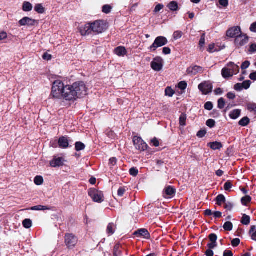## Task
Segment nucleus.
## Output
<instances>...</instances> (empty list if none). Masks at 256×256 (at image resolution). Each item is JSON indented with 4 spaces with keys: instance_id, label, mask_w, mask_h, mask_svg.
Masks as SVG:
<instances>
[{
    "instance_id": "f257e3e1",
    "label": "nucleus",
    "mask_w": 256,
    "mask_h": 256,
    "mask_svg": "<svg viewBox=\"0 0 256 256\" xmlns=\"http://www.w3.org/2000/svg\"><path fill=\"white\" fill-rule=\"evenodd\" d=\"M108 28L107 24L103 20H96L79 27L78 30L82 36L90 34H97L104 32Z\"/></svg>"
},
{
    "instance_id": "f03ea898",
    "label": "nucleus",
    "mask_w": 256,
    "mask_h": 256,
    "mask_svg": "<svg viewBox=\"0 0 256 256\" xmlns=\"http://www.w3.org/2000/svg\"><path fill=\"white\" fill-rule=\"evenodd\" d=\"M64 88L65 86L62 81L60 80H55L52 84L50 95L54 98H62Z\"/></svg>"
},
{
    "instance_id": "7ed1b4c3",
    "label": "nucleus",
    "mask_w": 256,
    "mask_h": 256,
    "mask_svg": "<svg viewBox=\"0 0 256 256\" xmlns=\"http://www.w3.org/2000/svg\"><path fill=\"white\" fill-rule=\"evenodd\" d=\"M76 98H80L87 94V88L83 82H78L72 84Z\"/></svg>"
},
{
    "instance_id": "20e7f679",
    "label": "nucleus",
    "mask_w": 256,
    "mask_h": 256,
    "mask_svg": "<svg viewBox=\"0 0 256 256\" xmlns=\"http://www.w3.org/2000/svg\"><path fill=\"white\" fill-rule=\"evenodd\" d=\"M88 194L95 202L102 203L104 200V196L102 192L96 188H90Z\"/></svg>"
},
{
    "instance_id": "39448f33",
    "label": "nucleus",
    "mask_w": 256,
    "mask_h": 256,
    "mask_svg": "<svg viewBox=\"0 0 256 256\" xmlns=\"http://www.w3.org/2000/svg\"><path fill=\"white\" fill-rule=\"evenodd\" d=\"M74 90L72 85L66 86L63 91L62 98L69 101L76 100V98Z\"/></svg>"
},
{
    "instance_id": "423d86ee",
    "label": "nucleus",
    "mask_w": 256,
    "mask_h": 256,
    "mask_svg": "<svg viewBox=\"0 0 256 256\" xmlns=\"http://www.w3.org/2000/svg\"><path fill=\"white\" fill-rule=\"evenodd\" d=\"M168 42V40L166 38L162 36H158L148 49L151 52H155L158 48L166 45Z\"/></svg>"
},
{
    "instance_id": "0eeeda50",
    "label": "nucleus",
    "mask_w": 256,
    "mask_h": 256,
    "mask_svg": "<svg viewBox=\"0 0 256 256\" xmlns=\"http://www.w3.org/2000/svg\"><path fill=\"white\" fill-rule=\"evenodd\" d=\"M78 241L76 236L72 234H66L64 236V242L68 248L75 246Z\"/></svg>"
},
{
    "instance_id": "6e6552de",
    "label": "nucleus",
    "mask_w": 256,
    "mask_h": 256,
    "mask_svg": "<svg viewBox=\"0 0 256 256\" xmlns=\"http://www.w3.org/2000/svg\"><path fill=\"white\" fill-rule=\"evenodd\" d=\"M150 66L153 70L159 72L162 69L164 66V60L160 56H156L151 62Z\"/></svg>"
},
{
    "instance_id": "1a4fd4ad",
    "label": "nucleus",
    "mask_w": 256,
    "mask_h": 256,
    "mask_svg": "<svg viewBox=\"0 0 256 256\" xmlns=\"http://www.w3.org/2000/svg\"><path fill=\"white\" fill-rule=\"evenodd\" d=\"M133 142L136 149L140 151H144L148 147L146 142L140 137L134 136L133 138Z\"/></svg>"
},
{
    "instance_id": "9d476101",
    "label": "nucleus",
    "mask_w": 256,
    "mask_h": 256,
    "mask_svg": "<svg viewBox=\"0 0 256 256\" xmlns=\"http://www.w3.org/2000/svg\"><path fill=\"white\" fill-rule=\"evenodd\" d=\"M248 36L246 34H240L239 36H236L234 40V44L236 48H240L248 42Z\"/></svg>"
},
{
    "instance_id": "9b49d317",
    "label": "nucleus",
    "mask_w": 256,
    "mask_h": 256,
    "mask_svg": "<svg viewBox=\"0 0 256 256\" xmlns=\"http://www.w3.org/2000/svg\"><path fill=\"white\" fill-rule=\"evenodd\" d=\"M198 89L201 91L203 94L206 95L212 90V85L210 82H204L200 84L198 86Z\"/></svg>"
},
{
    "instance_id": "f8f14e48",
    "label": "nucleus",
    "mask_w": 256,
    "mask_h": 256,
    "mask_svg": "<svg viewBox=\"0 0 256 256\" xmlns=\"http://www.w3.org/2000/svg\"><path fill=\"white\" fill-rule=\"evenodd\" d=\"M176 192V190L174 187L168 186L164 190L162 195L165 198H170L174 197Z\"/></svg>"
},
{
    "instance_id": "ddd939ff",
    "label": "nucleus",
    "mask_w": 256,
    "mask_h": 256,
    "mask_svg": "<svg viewBox=\"0 0 256 256\" xmlns=\"http://www.w3.org/2000/svg\"><path fill=\"white\" fill-rule=\"evenodd\" d=\"M240 34H242L241 29L238 26L232 27L226 31V36L231 38H236V36Z\"/></svg>"
},
{
    "instance_id": "4468645a",
    "label": "nucleus",
    "mask_w": 256,
    "mask_h": 256,
    "mask_svg": "<svg viewBox=\"0 0 256 256\" xmlns=\"http://www.w3.org/2000/svg\"><path fill=\"white\" fill-rule=\"evenodd\" d=\"M202 72L203 68L196 65L190 66L186 70L187 74L191 76H195L198 73L202 74Z\"/></svg>"
},
{
    "instance_id": "2eb2a0df",
    "label": "nucleus",
    "mask_w": 256,
    "mask_h": 256,
    "mask_svg": "<svg viewBox=\"0 0 256 256\" xmlns=\"http://www.w3.org/2000/svg\"><path fill=\"white\" fill-rule=\"evenodd\" d=\"M69 138L66 136H62L58 140V144L59 148L63 149L68 148L69 146Z\"/></svg>"
},
{
    "instance_id": "dca6fc26",
    "label": "nucleus",
    "mask_w": 256,
    "mask_h": 256,
    "mask_svg": "<svg viewBox=\"0 0 256 256\" xmlns=\"http://www.w3.org/2000/svg\"><path fill=\"white\" fill-rule=\"evenodd\" d=\"M36 23V21L28 17H24L18 22L20 26H34Z\"/></svg>"
},
{
    "instance_id": "f3484780",
    "label": "nucleus",
    "mask_w": 256,
    "mask_h": 256,
    "mask_svg": "<svg viewBox=\"0 0 256 256\" xmlns=\"http://www.w3.org/2000/svg\"><path fill=\"white\" fill-rule=\"evenodd\" d=\"M134 234L138 237L142 236L146 239L150 238V234L147 230L145 228H141L135 232Z\"/></svg>"
},
{
    "instance_id": "a211bd4d",
    "label": "nucleus",
    "mask_w": 256,
    "mask_h": 256,
    "mask_svg": "<svg viewBox=\"0 0 256 256\" xmlns=\"http://www.w3.org/2000/svg\"><path fill=\"white\" fill-rule=\"evenodd\" d=\"M64 159L62 158H54L50 162V164L52 167L60 166L63 165Z\"/></svg>"
},
{
    "instance_id": "6ab92c4d",
    "label": "nucleus",
    "mask_w": 256,
    "mask_h": 256,
    "mask_svg": "<svg viewBox=\"0 0 256 256\" xmlns=\"http://www.w3.org/2000/svg\"><path fill=\"white\" fill-rule=\"evenodd\" d=\"M116 229V226L114 223H110L107 226L106 234L108 236L112 235Z\"/></svg>"
},
{
    "instance_id": "aec40b11",
    "label": "nucleus",
    "mask_w": 256,
    "mask_h": 256,
    "mask_svg": "<svg viewBox=\"0 0 256 256\" xmlns=\"http://www.w3.org/2000/svg\"><path fill=\"white\" fill-rule=\"evenodd\" d=\"M227 66L230 68L234 75L238 74L240 72L239 66L234 62H230L228 64Z\"/></svg>"
},
{
    "instance_id": "412c9836",
    "label": "nucleus",
    "mask_w": 256,
    "mask_h": 256,
    "mask_svg": "<svg viewBox=\"0 0 256 256\" xmlns=\"http://www.w3.org/2000/svg\"><path fill=\"white\" fill-rule=\"evenodd\" d=\"M114 52L119 56H124L126 54L127 51L124 47L118 46L114 49Z\"/></svg>"
},
{
    "instance_id": "4be33fe9",
    "label": "nucleus",
    "mask_w": 256,
    "mask_h": 256,
    "mask_svg": "<svg viewBox=\"0 0 256 256\" xmlns=\"http://www.w3.org/2000/svg\"><path fill=\"white\" fill-rule=\"evenodd\" d=\"M222 74L224 78H229L234 75L230 68L228 66L227 68L225 67L222 68Z\"/></svg>"
},
{
    "instance_id": "5701e85b",
    "label": "nucleus",
    "mask_w": 256,
    "mask_h": 256,
    "mask_svg": "<svg viewBox=\"0 0 256 256\" xmlns=\"http://www.w3.org/2000/svg\"><path fill=\"white\" fill-rule=\"evenodd\" d=\"M208 146L213 150H218L222 147V144L221 142H215L209 143Z\"/></svg>"
},
{
    "instance_id": "b1692460",
    "label": "nucleus",
    "mask_w": 256,
    "mask_h": 256,
    "mask_svg": "<svg viewBox=\"0 0 256 256\" xmlns=\"http://www.w3.org/2000/svg\"><path fill=\"white\" fill-rule=\"evenodd\" d=\"M216 204L218 206H222V204H225L226 202V199L225 196L222 194H218L216 198Z\"/></svg>"
},
{
    "instance_id": "393cba45",
    "label": "nucleus",
    "mask_w": 256,
    "mask_h": 256,
    "mask_svg": "<svg viewBox=\"0 0 256 256\" xmlns=\"http://www.w3.org/2000/svg\"><path fill=\"white\" fill-rule=\"evenodd\" d=\"M241 110H232L230 114V117L233 120H236L238 118L240 115Z\"/></svg>"
},
{
    "instance_id": "a878e982",
    "label": "nucleus",
    "mask_w": 256,
    "mask_h": 256,
    "mask_svg": "<svg viewBox=\"0 0 256 256\" xmlns=\"http://www.w3.org/2000/svg\"><path fill=\"white\" fill-rule=\"evenodd\" d=\"M247 109L250 112H252L256 116V104L254 102H250L247 104Z\"/></svg>"
},
{
    "instance_id": "bb28decb",
    "label": "nucleus",
    "mask_w": 256,
    "mask_h": 256,
    "mask_svg": "<svg viewBox=\"0 0 256 256\" xmlns=\"http://www.w3.org/2000/svg\"><path fill=\"white\" fill-rule=\"evenodd\" d=\"M32 6L30 2H24L23 3L22 10L24 12H30L32 10Z\"/></svg>"
},
{
    "instance_id": "cd10ccee",
    "label": "nucleus",
    "mask_w": 256,
    "mask_h": 256,
    "mask_svg": "<svg viewBox=\"0 0 256 256\" xmlns=\"http://www.w3.org/2000/svg\"><path fill=\"white\" fill-rule=\"evenodd\" d=\"M168 7L172 11H176L178 10V3L175 1L171 2L168 6Z\"/></svg>"
},
{
    "instance_id": "c85d7f7f",
    "label": "nucleus",
    "mask_w": 256,
    "mask_h": 256,
    "mask_svg": "<svg viewBox=\"0 0 256 256\" xmlns=\"http://www.w3.org/2000/svg\"><path fill=\"white\" fill-rule=\"evenodd\" d=\"M28 210H48V206H46L38 205L31 207Z\"/></svg>"
},
{
    "instance_id": "c756f323",
    "label": "nucleus",
    "mask_w": 256,
    "mask_h": 256,
    "mask_svg": "<svg viewBox=\"0 0 256 256\" xmlns=\"http://www.w3.org/2000/svg\"><path fill=\"white\" fill-rule=\"evenodd\" d=\"M250 122V120L249 118L247 116L243 118L242 119H241L239 122L238 124L240 126H246Z\"/></svg>"
},
{
    "instance_id": "7c9ffc66",
    "label": "nucleus",
    "mask_w": 256,
    "mask_h": 256,
    "mask_svg": "<svg viewBox=\"0 0 256 256\" xmlns=\"http://www.w3.org/2000/svg\"><path fill=\"white\" fill-rule=\"evenodd\" d=\"M120 246L117 244L115 245L114 249V254L115 256H120L122 254V252L120 250Z\"/></svg>"
},
{
    "instance_id": "2f4dec72",
    "label": "nucleus",
    "mask_w": 256,
    "mask_h": 256,
    "mask_svg": "<svg viewBox=\"0 0 256 256\" xmlns=\"http://www.w3.org/2000/svg\"><path fill=\"white\" fill-rule=\"evenodd\" d=\"M34 10L38 14H43L45 12V8L42 4H37L34 6Z\"/></svg>"
},
{
    "instance_id": "473e14b6",
    "label": "nucleus",
    "mask_w": 256,
    "mask_h": 256,
    "mask_svg": "<svg viewBox=\"0 0 256 256\" xmlns=\"http://www.w3.org/2000/svg\"><path fill=\"white\" fill-rule=\"evenodd\" d=\"M85 147V145L82 142H78L75 144V149L78 152L84 150Z\"/></svg>"
},
{
    "instance_id": "72a5a7b5",
    "label": "nucleus",
    "mask_w": 256,
    "mask_h": 256,
    "mask_svg": "<svg viewBox=\"0 0 256 256\" xmlns=\"http://www.w3.org/2000/svg\"><path fill=\"white\" fill-rule=\"evenodd\" d=\"M22 225L24 228H29L32 226V221L30 219L26 218L23 220Z\"/></svg>"
},
{
    "instance_id": "f704fd0d",
    "label": "nucleus",
    "mask_w": 256,
    "mask_h": 256,
    "mask_svg": "<svg viewBox=\"0 0 256 256\" xmlns=\"http://www.w3.org/2000/svg\"><path fill=\"white\" fill-rule=\"evenodd\" d=\"M186 115L185 114H182L180 117V124L181 126L186 125Z\"/></svg>"
},
{
    "instance_id": "c9c22d12",
    "label": "nucleus",
    "mask_w": 256,
    "mask_h": 256,
    "mask_svg": "<svg viewBox=\"0 0 256 256\" xmlns=\"http://www.w3.org/2000/svg\"><path fill=\"white\" fill-rule=\"evenodd\" d=\"M252 200V198L249 196H246L242 197L241 199V202L244 206H246Z\"/></svg>"
},
{
    "instance_id": "e433bc0d",
    "label": "nucleus",
    "mask_w": 256,
    "mask_h": 256,
    "mask_svg": "<svg viewBox=\"0 0 256 256\" xmlns=\"http://www.w3.org/2000/svg\"><path fill=\"white\" fill-rule=\"evenodd\" d=\"M250 217L244 214L242 217L241 222L244 225H248L250 223Z\"/></svg>"
},
{
    "instance_id": "4c0bfd02",
    "label": "nucleus",
    "mask_w": 256,
    "mask_h": 256,
    "mask_svg": "<svg viewBox=\"0 0 256 256\" xmlns=\"http://www.w3.org/2000/svg\"><path fill=\"white\" fill-rule=\"evenodd\" d=\"M224 228L225 230L230 231L233 228V224L230 222H227L224 224Z\"/></svg>"
},
{
    "instance_id": "58836bf2",
    "label": "nucleus",
    "mask_w": 256,
    "mask_h": 256,
    "mask_svg": "<svg viewBox=\"0 0 256 256\" xmlns=\"http://www.w3.org/2000/svg\"><path fill=\"white\" fill-rule=\"evenodd\" d=\"M112 10V7L108 4L104 5L102 6V12L104 14H108Z\"/></svg>"
},
{
    "instance_id": "ea45409f",
    "label": "nucleus",
    "mask_w": 256,
    "mask_h": 256,
    "mask_svg": "<svg viewBox=\"0 0 256 256\" xmlns=\"http://www.w3.org/2000/svg\"><path fill=\"white\" fill-rule=\"evenodd\" d=\"M182 32L181 31L177 30L175 31L173 34V38L175 40L180 38L182 36Z\"/></svg>"
},
{
    "instance_id": "a19ab883",
    "label": "nucleus",
    "mask_w": 256,
    "mask_h": 256,
    "mask_svg": "<svg viewBox=\"0 0 256 256\" xmlns=\"http://www.w3.org/2000/svg\"><path fill=\"white\" fill-rule=\"evenodd\" d=\"M225 100L222 98H220L218 102V107L220 109H222L224 108L225 106Z\"/></svg>"
},
{
    "instance_id": "79ce46f5",
    "label": "nucleus",
    "mask_w": 256,
    "mask_h": 256,
    "mask_svg": "<svg viewBox=\"0 0 256 256\" xmlns=\"http://www.w3.org/2000/svg\"><path fill=\"white\" fill-rule=\"evenodd\" d=\"M174 94V90L170 87H168L165 90V94L166 96L172 97Z\"/></svg>"
},
{
    "instance_id": "37998d69",
    "label": "nucleus",
    "mask_w": 256,
    "mask_h": 256,
    "mask_svg": "<svg viewBox=\"0 0 256 256\" xmlns=\"http://www.w3.org/2000/svg\"><path fill=\"white\" fill-rule=\"evenodd\" d=\"M34 182L36 184L40 186L43 182V178L41 176H36L34 179Z\"/></svg>"
},
{
    "instance_id": "c03bdc74",
    "label": "nucleus",
    "mask_w": 256,
    "mask_h": 256,
    "mask_svg": "<svg viewBox=\"0 0 256 256\" xmlns=\"http://www.w3.org/2000/svg\"><path fill=\"white\" fill-rule=\"evenodd\" d=\"M128 189L125 187H120L118 190V195L120 197H122Z\"/></svg>"
},
{
    "instance_id": "a18cd8bd",
    "label": "nucleus",
    "mask_w": 256,
    "mask_h": 256,
    "mask_svg": "<svg viewBox=\"0 0 256 256\" xmlns=\"http://www.w3.org/2000/svg\"><path fill=\"white\" fill-rule=\"evenodd\" d=\"M232 186V184L230 180H228L224 184V188L225 190L229 191Z\"/></svg>"
},
{
    "instance_id": "49530a36",
    "label": "nucleus",
    "mask_w": 256,
    "mask_h": 256,
    "mask_svg": "<svg viewBox=\"0 0 256 256\" xmlns=\"http://www.w3.org/2000/svg\"><path fill=\"white\" fill-rule=\"evenodd\" d=\"M206 124L210 128H212L214 127L216 125V122L214 120L212 119H209L206 122Z\"/></svg>"
},
{
    "instance_id": "de8ad7c7",
    "label": "nucleus",
    "mask_w": 256,
    "mask_h": 256,
    "mask_svg": "<svg viewBox=\"0 0 256 256\" xmlns=\"http://www.w3.org/2000/svg\"><path fill=\"white\" fill-rule=\"evenodd\" d=\"M187 86L188 84L186 82L182 81L178 83V88L182 90H184L186 89Z\"/></svg>"
},
{
    "instance_id": "09e8293b",
    "label": "nucleus",
    "mask_w": 256,
    "mask_h": 256,
    "mask_svg": "<svg viewBox=\"0 0 256 256\" xmlns=\"http://www.w3.org/2000/svg\"><path fill=\"white\" fill-rule=\"evenodd\" d=\"M129 172L131 176H136L138 175V170L136 168L133 167L130 168Z\"/></svg>"
},
{
    "instance_id": "8fccbe9b",
    "label": "nucleus",
    "mask_w": 256,
    "mask_h": 256,
    "mask_svg": "<svg viewBox=\"0 0 256 256\" xmlns=\"http://www.w3.org/2000/svg\"><path fill=\"white\" fill-rule=\"evenodd\" d=\"M242 84L243 88L247 90L250 87L251 82L250 80H245Z\"/></svg>"
},
{
    "instance_id": "3c124183",
    "label": "nucleus",
    "mask_w": 256,
    "mask_h": 256,
    "mask_svg": "<svg viewBox=\"0 0 256 256\" xmlns=\"http://www.w3.org/2000/svg\"><path fill=\"white\" fill-rule=\"evenodd\" d=\"M224 204V208L228 210H231L234 207V204L230 202H226Z\"/></svg>"
},
{
    "instance_id": "603ef678",
    "label": "nucleus",
    "mask_w": 256,
    "mask_h": 256,
    "mask_svg": "<svg viewBox=\"0 0 256 256\" xmlns=\"http://www.w3.org/2000/svg\"><path fill=\"white\" fill-rule=\"evenodd\" d=\"M204 44H205V34H203L202 35L200 39V42H199L200 47V48H203Z\"/></svg>"
},
{
    "instance_id": "864d4df0",
    "label": "nucleus",
    "mask_w": 256,
    "mask_h": 256,
    "mask_svg": "<svg viewBox=\"0 0 256 256\" xmlns=\"http://www.w3.org/2000/svg\"><path fill=\"white\" fill-rule=\"evenodd\" d=\"M210 242L214 243H216V240L218 239L217 236L215 234H211L208 236Z\"/></svg>"
},
{
    "instance_id": "5fc2aeb1",
    "label": "nucleus",
    "mask_w": 256,
    "mask_h": 256,
    "mask_svg": "<svg viewBox=\"0 0 256 256\" xmlns=\"http://www.w3.org/2000/svg\"><path fill=\"white\" fill-rule=\"evenodd\" d=\"M204 107L206 110H210L213 108V104L210 102H208L204 104Z\"/></svg>"
},
{
    "instance_id": "6e6d98bb",
    "label": "nucleus",
    "mask_w": 256,
    "mask_h": 256,
    "mask_svg": "<svg viewBox=\"0 0 256 256\" xmlns=\"http://www.w3.org/2000/svg\"><path fill=\"white\" fill-rule=\"evenodd\" d=\"M240 240L238 238L233 239L231 242V244L232 246L236 247L238 246L240 244Z\"/></svg>"
},
{
    "instance_id": "4d7b16f0",
    "label": "nucleus",
    "mask_w": 256,
    "mask_h": 256,
    "mask_svg": "<svg viewBox=\"0 0 256 256\" xmlns=\"http://www.w3.org/2000/svg\"><path fill=\"white\" fill-rule=\"evenodd\" d=\"M215 44L214 43L210 44L208 46V51L210 53H212L214 52L217 51L216 49H215Z\"/></svg>"
},
{
    "instance_id": "13d9d810",
    "label": "nucleus",
    "mask_w": 256,
    "mask_h": 256,
    "mask_svg": "<svg viewBox=\"0 0 256 256\" xmlns=\"http://www.w3.org/2000/svg\"><path fill=\"white\" fill-rule=\"evenodd\" d=\"M248 52L250 53H254L256 52V44H252L250 45Z\"/></svg>"
},
{
    "instance_id": "bf43d9fd",
    "label": "nucleus",
    "mask_w": 256,
    "mask_h": 256,
    "mask_svg": "<svg viewBox=\"0 0 256 256\" xmlns=\"http://www.w3.org/2000/svg\"><path fill=\"white\" fill-rule=\"evenodd\" d=\"M250 66V62L249 61L246 60L242 64L241 66V68L242 70L246 69L247 68H248Z\"/></svg>"
},
{
    "instance_id": "052dcab7",
    "label": "nucleus",
    "mask_w": 256,
    "mask_h": 256,
    "mask_svg": "<svg viewBox=\"0 0 256 256\" xmlns=\"http://www.w3.org/2000/svg\"><path fill=\"white\" fill-rule=\"evenodd\" d=\"M206 132L205 130H200L197 133V136L199 138H202L205 136Z\"/></svg>"
},
{
    "instance_id": "680f3d73",
    "label": "nucleus",
    "mask_w": 256,
    "mask_h": 256,
    "mask_svg": "<svg viewBox=\"0 0 256 256\" xmlns=\"http://www.w3.org/2000/svg\"><path fill=\"white\" fill-rule=\"evenodd\" d=\"M234 88L236 91H240L242 90L243 87L242 86V84L240 83H238L234 85Z\"/></svg>"
},
{
    "instance_id": "e2e57ef3",
    "label": "nucleus",
    "mask_w": 256,
    "mask_h": 256,
    "mask_svg": "<svg viewBox=\"0 0 256 256\" xmlns=\"http://www.w3.org/2000/svg\"><path fill=\"white\" fill-rule=\"evenodd\" d=\"M151 143L156 147H157L160 145L159 141L156 138H154L151 140Z\"/></svg>"
},
{
    "instance_id": "0e129e2a",
    "label": "nucleus",
    "mask_w": 256,
    "mask_h": 256,
    "mask_svg": "<svg viewBox=\"0 0 256 256\" xmlns=\"http://www.w3.org/2000/svg\"><path fill=\"white\" fill-rule=\"evenodd\" d=\"M162 53L164 54H169L171 53V50L168 47H164L162 48Z\"/></svg>"
},
{
    "instance_id": "69168bd1",
    "label": "nucleus",
    "mask_w": 256,
    "mask_h": 256,
    "mask_svg": "<svg viewBox=\"0 0 256 256\" xmlns=\"http://www.w3.org/2000/svg\"><path fill=\"white\" fill-rule=\"evenodd\" d=\"M117 162V160L116 158H112L109 160V164L112 166H114L116 164Z\"/></svg>"
},
{
    "instance_id": "338daca9",
    "label": "nucleus",
    "mask_w": 256,
    "mask_h": 256,
    "mask_svg": "<svg viewBox=\"0 0 256 256\" xmlns=\"http://www.w3.org/2000/svg\"><path fill=\"white\" fill-rule=\"evenodd\" d=\"M251 32L256 33V22L252 23L250 28Z\"/></svg>"
},
{
    "instance_id": "774afa93",
    "label": "nucleus",
    "mask_w": 256,
    "mask_h": 256,
    "mask_svg": "<svg viewBox=\"0 0 256 256\" xmlns=\"http://www.w3.org/2000/svg\"><path fill=\"white\" fill-rule=\"evenodd\" d=\"M224 256H233V253L231 250H226L224 252Z\"/></svg>"
}]
</instances>
